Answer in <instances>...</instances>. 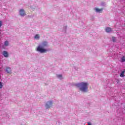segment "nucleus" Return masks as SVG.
<instances>
[{"mask_svg":"<svg viewBox=\"0 0 125 125\" xmlns=\"http://www.w3.org/2000/svg\"><path fill=\"white\" fill-rule=\"evenodd\" d=\"M88 83L85 82H81L76 84L77 87H80V90L83 92H86L88 89Z\"/></svg>","mask_w":125,"mask_h":125,"instance_id":"obj_1","label":"nucleus"},{"mask_svg":"<svg viewBox=\"0 0 125 125\" xmlns=\"http://www.w3.org/2000/svg\"><path fill=\"white\" fill-rule=\"evenodd\" d=\"M44 46H47V42L45 41L42 43V47L41 45L37 47V51L40 52V53H44V52H46L47 50L42 48L44 47Z\"/></svg>","mask_w":125,"mask_h":125,"instance_id":"obj_2","label":"nucleus"},{"mask_svg":"<svg viewBox=\"0 0 125 125\" xmlns=\"http://www.w3.org/2000/svg\"><path fill=\"white\" fill-rule=\"evenodd\" d=\"M52 102L51 101H49L48 102H47V103H46L45 104V108L46 109H49V108H50V107H51L52 106Z\"/></svg>","mask_w":125,"mask_h":125,"instance_id":"obj_3","label":"nucleus"},{"mask_svg":"<svg viewBox=\"0 0 125 125\" xmlns=\"http://www.w3.org/2000/svg\"><path fill=\"white\" fill-rule=\"evenodd\" d=\"M20 15H21V16H25V15H26V13L24 9H21L20 10Z\"/></svg>","mask_w":125,"mask_h":125,"instance_id":"obj_4","label":"nucleus"},{"mask_svg":"<svg viewBox=\"0 0 125 125\" xmlns=\"http://www.w3.org/2000/svg\"><path fill=\"white\" fill-rule=\"evenodd\" d=\"M3 55L4 57L7 58V57H8V53L6 51H3Z\"/></svg>","mask_w":125,"mask_h":125,"instance_id":"obj_5","label":"nucleus"},{"mask_svg":"<svg viewBox=\"0 0 125 125\" xmlns=\"http://www.w3.org/2000/svg\"><path fill=\"white\" fill-rule=\"evenodd\" d=\"M105 32H106V33H110V32H112V28L110 27H106L105 28Z\"/></svg>","mask_w":125,"mask_h":125,"instance_id":"obj_6","label":"nucleus"},{"mask_svg":"<svg viewBox=\"0 0 125 125\" xmlns=\"http://www.w3.org/2000/svg\"><path fill=\"white\" fill-rule=\"evenodd\" d=\"M95 10L97 12H102L103 11V8L99 9V8H96Z\"/></svg>","mask_w":125,"mask_h":125,"instance_id":"obj_7","label":"nucleus"},{"mask_svg":"<svg viewBox=\"0 0 125 125\" xmlns=\"http://www.w3.org/2000/svg\"><path fill=\"white\" fill-rule=\"evenodd\" d=\"M6 72H7V73L8 74H9V73H10V72H11L10 68V67H7L6 68Z\"/></svg>","mask_w":125,"mask_h":125,"instance_id":"obj_8","label":"nucleus"},{"mask_svg":"<svg viewBox=\"0 0 125 125\" xmlns=\"http://www.w3.org/2000/svg\"><path fill=\"white\" fill-rule=\"evenodd\" d=\"M120 77H121L122 78H124L125 77V71L121 72V74L120 75Z\"/></svg>","mask_w":125,"mask_h":125,"instance_id":"obj_9","label":"nucleus"},{"mask_svg":"<svg viewBox=\"0 0 125 125\" xmlns=\"http://www.w3.org/2000/svg\"><path fill=\"white\" fill-rule=\"evenodd\" d=\"M121 61L122 62H125V56H124L121 58Z\"/></svg>","mask_w":125,"mask_h":125,"instance_id":"obj_10","label":"nucleus"},{"mask_svg":"<svg viewBox=\"0 0 125 125\" xmlns=\"http://www.w3.org/2000/svg\"><path fill=\"white\" fill-rule=\"evenodd\" d=\"M35 39H36V40H38L39 39H40V35L39 34H37L35 36Z\"/></svg>","mask_w":125,"mask_h":125,"instance_id":"obj_11","label":"nucleus"},{"mask_svg":"<svg viewBox=\"0 0 125 125\" xmlns=\"http://www.w3.org/2000/svg\"><path fill=\"white\" fill-rule=\"evenodd\" d=\"M4 44H5V45H6V46L8 45V42L5 41Z\"/></svg>","mask_w":125,"mask_h":125,"instance_id":"obj_12","label":"nucleus"},{"mask_svg":"<svg viewBox=\"0 0 125 125\" xmlns=\"http://www.w3.org/2000/svg\"><path fill=\"white\" fill-rule=\"evenodd\" d=\"M2 83H1V82H0V88H2Z\"/></svg>","mask_w":125,"mask_h":125,"instance_id":"obj_13","label":"nucleus"},{"mask_svg":"<svg viewBox=\"0 0 125 125\" xmlns=\"http://www.w3.org/2000/svg\"><path fill=\"white\" fill-rule=\"evenodd\" d=\"M112 41H113V42H116V38L113 37H112Z\"/></svg>","mask_w":125,"mask_h":125,"instance_id":"obj_14","label":"nucleus"},{"mask_svg":"<svg viewBox=\"0 0 125 125\" xmlns=\"http://www.w3.org/2000/svg\"><path fill=\"white\" fill-rule=\"evenodd\" d=\"M57 77L58 78H62V75H58Z\"/></svg>","mask_w":125,"mask_h":125,"instance_id":"obj_15","label":"nucleus"},{"mask_svg":"<svg viewBox=\"0 0 125 125\" xmlns=\"http://www.w3.org/2000/svg\"><path fill=\"white\" fill-rule=\"evenodd\" d=\"M1 26H2V22L0 21V27H1Z\"/></svg>","mask_w":125,"mask_h":125,"instance_id":"obj_16","label":"nucleus"},{"mask_svg":"<svg viewBox=\"0 0 125 125\" xmlns=\"http://www.w3.org/2000/svg\"><path fill=\"white\" fill-rule=\"evenodd\" d=\"M88 125H91V123H90V122H88Z\"/></svg>","mask_w":125,"mask_h":125,"instance_id":"obj_17","label":"nucleus"}]
</instances>
